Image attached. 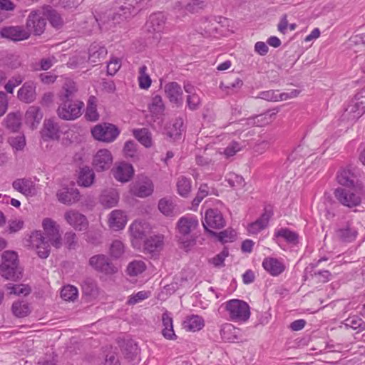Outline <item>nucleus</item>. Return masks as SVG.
Instances as JSON below:
<instances>
[{
    "mask_svg": "<svg viewBox=\"0 0 365 365\" xmlns=\"http://www.w3.org/2000/svg\"><path fill=\"white\" fill-rule=\"evenodd\" d=\"M46 237L41 231H34L30 236V245L36 250L39 257L46 259L50 254V245L59 247L61 245L59 225L51 218H45L42 222Z\"/></svg>",
    "mask_w": 365,
    "mask_h": 365,
    "instance_id": "nucleus-1",
    "label": "nucleus"
},
{
    "mask_svg": "<svg viewBox=\"0 0 365 365\" xmlns=\"http://www.w3.org/2000/svg\"><path fill=\"white\" fill-rule=\"evenodd\" d=\"M199 226L197 217L192 214H187L180 217L176 223V230L178 237L185 248H187L195 243V240H190L191 234Z\"/></svg>",
    "mask_w": 365,
    "mask_h": 365,
    "instance_id": "nucleus-2",
    "label": "nucleus"
},
{
    "mask_svg": "<svg viewBox=\"0 0 365 365\" xmlns=\"http://www.w3.org/2000/svg\"><path fill=\"white\" fill-rule=\"evenodd\" d=\"M0 274L6 279L19 280L22 277V269L19 267L18 255L14 251H6L2 255Z\"/></svg>",
    "mask_w": 365,
    "mask_h": 365,
    "instance_id": "nucleus-3",
    "label": "nucleus"
},
{
    "mask_svg": "<svg viewBox=\"0 0 365 365\" xmlns=\"http://www.w3.org/2000/svg\"><path fill=\"white\" fill-rule=\"evenodd\" d=\"M224 306L229 319L232 322L245 323L250 317V307L243 300L232 299L226 302Z\"/></svg>",
    "mask_w": 365,
    "mask_h": 365,
    "instance_id": "nucleus-4",
    "label": "nucleus"
},
{
    "mask_svg": "<svg viewBox=\"0 0 365 365\" xmlns=\"http://www.w3.org/2000/svg\"><path fill=\"white\" fill-rule=\"evenodd\" d=\"M364 194V187L361 184H356L348 188L339 187L334 191L335 197L339 202L349 207L359 205Z\"/></svg>",
    "mask_w": 365,
    "mask_h": 365,
    "instance_id": "nucleus-5",
    "label": "nucleus"
},
{
    "mask_svg": "<svg viewBox=\"0 0 365 365\" xmlns=\"http://www.w3.org/2000/svg\"><path fill=\"white\" fill-rule=\"evenodd\" d=\"M83 107V102L79 100L60 101L57 113L61 119L73 120L81 115Z\"/></svg>",
    "mask_w": 365,
    "mask_h": 365,
    "instance_id": "nucleus-6",
    "label": "nucleus"
},
{
    "mask_svg": "<svg viewBox=\"0 0 365 365\" xmlns=\"http://www.w3.org/2000/svg\"><path fill=\"white\" fill-rule=\"evenodd\" d=\"M345 113L352 120L359 119L365 113V87L355 94L346 108Z\"/></svg>",
    "mask_w": 365,
    "mask_h": 365,
    "instance_id": "nucleus-7",
    "label": "nucleus"
},
{
    "mask_svg": "<svg viewBox=\"0 0 365 365\" xmlns=\"http://www.w3.org/2000/svg\"><path fill=\"white\" fill-rule=\"evenodd\" d=\"M93 138L99 141L111 143L120 134V130L113 124L104 123L96 125L91 130Z\"/></svg>",
    "mask_w": 365,
    "mask_h": 365,
    "instance_id": "nucleus-8",
    "label": "nucleus"
},
{
    "mask_svg": "<svg viewBox=\"0 0 365 365\" xmlns=\"http://www.w3.org/2000/svg\"><path fill=\"white\" fill-rule=\"evenodd\" d=\"M43 8L40 10L31 11L26 20V29L34 35H41L45 30L46 25Z\"/></svg>",
    "mask_w": 365,
    "mask_h": 365,
    "instance_id": "nucleus-9",
    "label": "nucleus"
},
{
    "mask_svg": "<svg viewBox=\"0 0 365 365\" xmlns=\"http://www.w3.org/2000/svg\"><path fill=\"white\" fill-rule=\"evenodd\" d=\"M202 225L206 231L212 235H217V233L211 230L222 228L225 225V221L220 211L210 209L205 212V221L202 222Z\"/></svg>",
    "mask_w": 365,
    "mask_h": 365,
    "instance_id": "nucleus-10",
    "label": "nucleus"
},
{
    "mask_svg": "<svg viewBox=\"0 0 365 365\" xmlns=\"http://www.w3.org/2000/svg\"><path fill=\"white\" fill-rule=\"evenodd\" d=\"M89 265L95 270L106 274H112L118 271V268L105 255H96L89 259Z\"/></svg>",
    "mask_w": 365,
    "mask_h": 365,
    "instance_id": "nucleus-11",
    "label": "nucleus"
},
{
    "mask_svg": "<svg viewBox=\"0 0 365 365\" xmlns=\"http://www.w3.org/2000/svg\"><path fill=\"white\" fill-rule=\"evenodd\" d=\"M148 110L153 123H156L158 126H161L164 120L165 105L160 95L153 96L151 101L148 105Z\"/></svg>",
    "mask_w": 365,
    "mask_h": 365,
    "instance_id": "nucleus-12",
    "label": "nucleus"
},
{
    "mask_svg": "<svg viewBox=\"0 0 365 365\" xmlns=\"http://www.w3.org/2000/svg\"><path fill=\"white\" fill-rule=\"evenodd\" d=\"M93 166L98 172L108 170L113 164V155L107 149L99 150L93 156Z\"/></svg>",
    "mask_w": 365,
    "mask_h": 365,
    "instance_id": "nucleus-13",
    "label": "nucleus"
},
{
    "mask_svg": "<svg viewBox=\"0 0 365 365\" xmlns=\"http://www.w3.org/2000/svg\"><path fill=\"white\" fill-rule=\"evenodd\" d=\"M130 191L137 197H148L153 192V182L147 177H141L131 185Z\"/></svg>",
    "mask_w": 365,
    "mask_h": 365,
    "instance_id": "nucleus-14",
    "label": "nucleus"
},
{
    "mask_svg": "<svg viewBox=\"0 0 365 365\" xmlns=\"http://www.w3.org/2000/svg\"><path fill=\"white\" fill-rule=\"evenodd\" d=\"M0 34L3 38L14 41L26 40L29 38L30 32L23 26H6L1 29Z\"/></svg>",
    "mask_w": 365,
    "mask_h": 365,
    "instance_id": "nucleus-15",
    "label": "nucleus"
},
{
    "mask_svg": "<svg viewBox=\"0 0 365 365\" xmlns=\"http://www.w3.org/2000/svg\"><path fill=\"white\" fill-rule=\"evenodd\" d=\"M64 219L68 224L76 230H85L88 225L86 216L74 210H70L66 212Z\"/></svg>",
    "mask_w": 365,
    "mask_h": 365,
    "instance_id": "nucleus-16",
    "label": "nucleus"
},
{
    "mask_svg": "<svg viewBox=\"0 0 365 365\" xmlns=\"http://www.w3.org/2000/svg\"><path fill=\"white\" fill-rule=\"evenodd\" d=\"M13 188L26 197L36 195V190L34 182L31 178H19L12 183Z\"/></svg>",
    "mask_w": 365,
    "mask_h": 365,
    "instance_id": "nucleus-17",
    "label": "nucleus"
},
{
    "mask_svg": "<svg viewBox=\"0 0 365 365\" xmlns=\"http://www.w3.org/2000/svg\"><path fill=\"white\" fill-rule=\"evenodd\" d=\"M164 91L170 102L177 106L182 103V90L179 83L173 81L165 85Z\"/></svg>",
    "mask_w": 365,
    "mask_h": 365,
    "instance_id": "nucleus-18",
    "label": "nucleus"
},
{
    "mask_svg": "<svg viewBox=\"0 0 365 365\" xmlns=\"http://www.w3.org/2000/svg\"><path fill=\"white\" fill-rule=\"evenodd\" d=\"M56 197L61 203L72 205L80 200V192L76 187H65L58 190Z\"/></svg>",
    "mask_w": 365,
    "mask_h": 365,
    "instance_id": "nucleus-19",
    "label": "nucleus"
},
{
    "mask_svg": "<svg viewBox=\"0 0 365 365\" xmlns=\"http://www.w3.org/2000/svg\"><path fill=\"white\" fill-rule=\"evenodd\" d=\"M17 98L22 102L30 103L36 100V84L33 81L25 82L17 92Z\"/></svg>",
    "mask_w": 365,
    "mask_h": 365,
    "instance_id": "nucleus-20",
    "label": "nucleus"
},
{
    "mask_svg": "<svg viewBox=\"0 0 365 365\" xmlns=\"http://www.w3.org/2000/svg\"><path fill=\"white\" fill-rule=\"evenodd\" d=\"M262 267L266 272L273 277L279 276L285 269V265L281 260L270 257L264 259Z\"/></svg>",
    "mask_w": 365,
    "mask_h": 365,
    "instance_id": "nucleus-21",
    "label": "nucleus"
},
{
    "mask_svg": "<svg viewBox=\"0 0 365 365\" xmlns=\"http://www.w3.org/2000/svg\"><path fill=\"white\" fill-rule=\"evenodd\" d=\"M115 179L121 182H128L133 175L134 170L130 164L121 163L112 170Z\"/></svg>",
    "mask_w": 365,
    "mask_h": 365,
    "instance_id": "nucleus-22",
    "label": "nucleus"
},
{
    "mask_svg": "<svg viewBox=\"0 0 365 365\" xmlns=\"http://www.w3.org/2000/svg\"><path fill=\"white\" fill-rule=\"evenodd\" d=\"M165 24V18L162 13H155L150 16L145 24V28L149 32H162Z\"/></svg>",
    "mask_w": 365,
    "mask_h": 365,
    "instance_id": "nucleus-23",
    "label": "nucleus"
},
{
    "mask_svg": "<svg viewBox=\"0 0 365 365\" xmlns=\"http://www.w3.org/2000/svg\"><path fill=\"white\" fill-rule=\"evenodd\" d=\"M127 222V217L125 212L120 210H113L109 215V227L115 231L123 229Z\"/></svg>",
    "mask_w": 365,
    "mask_h": 365,
    "instance_id": "nucleus-24",
    "label": "nucleus"
},
{
    "mask_svg": "<svg viewBox=\"0 0 365 365\" xmlns=\"http://www.w3.org/2000/svg\"><path fill=\"white\" fill-rule=\"evenodd\" d=\"M119 201V193L115 189H108L102 192L100 196L101 204L106 208L117 205Z\"/></svg>",
    "mask_w": 365,
    "mask_h": 365,
    "instance_id": "nucleus-25",
    "label": "nucleus"
},
{
    "mask_svg": "<svg viewBox=\"0 0 365 365\" xmlns=\"http://www.w3.org/2000/svg\"><path fill=\"white\" fill-rule=\"evenodd\" d=\"M358 235V232L351 223L347 222L346 225L339 228L336 231V236L342 242H351L354 241Z\"/></svg>",
    "mask_w": 365,
    "mask_h": 365,
    "instance_id": "nucleus-26",
    "label": "nucleus"
},
{
    "mask_svg": "<svg viewBox=\"0 0 365 365\" xmlns=\"http://www.w3.org/2000/svg\"><path fill=\"white\" fill-rule=\"evenodd\" d=\"M77 86L75 82L68 80L66 81L58 94L60 101H76L75 96L77 93Z\"/></svg>",
    "mask_w": 365,
    "mask_h": 365,
    "instance_id": "nucleus-27",
    "label": "nucleus"
},
{
    "mask_svg": "<svg viewBox=\"0 0 365 365\" xmlns=\"http://www.w3.org/2000/svg\"><path fill=\"white\" fill-rule=\"evenodd\" d=\"M173 318L170 313L165 312L162 315V323L163 329L162 330L163 336L168 340H175L177 336L173 330Z\"/></svg>",
    "mask_w": 365,
    "mask_h": 365,
    "instance_id": "nucleus-28",
    "label": "nucleus"
},
{
    "mask_svg": "<svg viewBox=\"0 0 365 365\" xmlns=\"http://www.w3.org/2000/svg\"><path fill=\"white\" fill-rule=\"evenodd\" d=\"M270 217V213L264 212L260 217L249 224L247 227L248 232L252 235H256L265 229L268 225Z\"/></svg>",
    "mask_w": 365,
    "mask_h": 365,
    "instance_id": "nucleus-29",
    "label": "nucleus"
},
{
    "mask_svg": "<svg viewBox=\"0 0 365 365\" xmlns=\"http://www.w3.org/2000/svg\"><path fill=\"white\" fill-rule=\"evenodd\" d=\"M88 59L93 63H97L105 58L108 53L106 48L97 43L91 45L88 50Z\"/></svg>",
    "mask_w": 365,
    "mask_h": 365,
    "instance_id": "nucleus-30",
    "label": "nucleus"
},
{
    "mask_svg": "<svg viewBox=\"0 0 365 365\" xmlns=\"http://www.w3.org/2000/svg\"><path fill=\"white\" fill-rule=\"evenodd\" d=\"M43 136L52 140L59 138V126L53 120L48 119L44 121Z\"/></svg>",
    "mask_w": 365,
    "mask_h": 365,
    "instance_id": "nucleus-31",
    "label": "nucleus"
},
{
    "mask_svg": "<svg viewBox=\"0 0 365 365\" xmlns=\"http://www.w3.org/2000/svg\"><path fill=\"white\" fill-rule=\"evenodd\" d=\"M205 326L204 319L198 315L188 317L183 322V327L187 331H197Z\"/></svg>",
    "mask_w": 365,
    "mask_h": 365,
    "instance_id": "nucleus-32",
    "label": "nucleus"
},
{
    "mask_svg": "<svg viewBox=\"0 0 365 365\" xmlns=\"http://www.w3.org/2000/svg\"><path fill=\"white\" fill-rule=\"evenodd\" d=\"M163 239L160 235L150 237L145 242V250L150 253L158 251L163 245Z\"/></svg>",
    "mask_w": 365,
    "mask_h": 365,
    "instance_id": "nucleus-33",
    "label": "nucleus"
},
{
    "mask_svg": "<svg viewBox=\"0 0 365 365\" xmlns=\"http://www.w3.org/2000/svg\"><path fill=\"white\" fill-rule=\"evenodd\" d=\"M134 137L145 148L152 146V135L148 128L135 129L133 131Z\"/></svg>",
    "mask_w": 365,
    "mask_h": 365,
    "instance_id": "nucleus-34",
    "label": "nucleus"
},
{
    "mask_svg": "<svg viewBox=\"0 0 365 365\" xmlns=\"http://www.w3.org/2000/svg\"><path fill=\"white\" fill-rule=\"evenodd\" d=\"M354 173L349 169H344L340 170L337 174V181L338 182L345 186V188L351 187L354 184Z\"/></svg>",
    "mask_w": 365,
    "mask_h": 365,
    "instance_id": "nucleus-35",
    "label": "nucleus"
},
{
    "mask_svg": "<svg viewBox=\"0 0 365 365\" xmlns=\"http://www.w3.org/2000/svg\"><path fill=\"white\" fill-rule=\"evenodd\" d=\"M43 118V113L38 106H30L25 114V119L27 123L34 126L35 123L38 124Z\"/></svg>",
    "mask_w": 365,
    "mask_h": 365,
    "instance_id": "nucleus-36",
    "label": "nucleus"
},
{
    "mask_svg": "<svg viewBox=\"0 0 365 365\" xmlns=\"http://www.w3.org/2000/svg\"><path fill=\"white\" fill-rule=\"evenodd\" d=\"M176 186L178 193L182 197H187L192 188L191 180L185 176H180L178 179Z\"/></svg>",
    "mask_w": 365,
    "mask_h": 365,
    "instance_id": "nucleus-37",
    "label": "nucleus"
},
{
    "mask_svg": "<svg viewBox=\"0 0 365 365\" xmlns=\"http://www.w3.org/2000/svg\"><path fill=\"white\" fill-rule=\"evenodd\" d=\"M138 86L140 88L148 90L152 83V80L148 73V67L145 65L140 66L138 76Z\"/></svg>",
    "mask_w": 365,
    "mask_h": 365,
    "instance_id": "nucleus-38",
    "label": "nucleus"
},
{
    "mask_svg": "<svg viewBox=\"0 0 365 365\" xmlns=\"http://www.w3.org/2000/svg\"><path fill=\"white\" fill-rule=\"evenodd\" d=\"M94 178L93 170L88 167H85L81 170L78 183L81 186L89 187L93 183Z\"/></svg>",
    "mask_w": 365,
    "mask_h": 365,
    "instance_id": "nucleus-39",
    "label": "nucleus"
},
{
    "mask_svg": "<svg viewBox=\"0 0 365 365\" xmlns=\"http://www.w3.org/2000/svg\"><path fill=\"white\" fill-rule=\"evenodd\" d=\"M86 117L91 121H96L99 118V115L97 111V98L93 96H90L88 98Z\"/></svg>",
    "mask_w": 365,
    "mask_h": 365,
    "instance_id": "nucleus-40",
    "label": "nucleus"
},
{
    "mask_svg": "<svg viewBox=\"0 0 365 365\" xmlns=\"http://www.w3.org/2000/svg\"><path fill=\"white\" fill-rule=\"evenodd\" d=\"M146 269V264L143 260H133L130 262L126 269V273L130 277H135L142 274Z\"/></svg>",
    "mask_w": 365,
    "mask_h": 365,
    "instance_id": "nucleus-41",
    "label": "nucleus"
},
{
    "mask_svg": "<svg viewBox=\"0 0 365 365\" xmlns=\"http://www.w3.org/2000/svg\"><path fill=\"white\" fill-rule=\"evenodd\" d=\"M146 223L135 220L130 226V235L135 239H143L145 235Z\"/></svg>",
    "mask_w": 365,
    "mask_h": 365,
    "instance_id": "nucleus-42",
    "label": "nucleus"
},
{
    "mask_svg": "<svg viewBox=\"0 0 365 365\" xmlns=\"http://www.w3.org/2000/svg\"><path fill=\"white\" fill-rule=\"evenodd\" d=\"M46 20L48 19L50 24L56 28H58L63 24V20L61 16L50 6L43 7Z\"/></svg>",
    "mask_w": 365,
    "mask_h": 365,
    "instance_id": "nucleus-43",
    "label": "nucleus"
},
{
    "mask_svg": "<svg viewBox=\"0 0 365 365\" xmlns=\"http://www.w3.org/2000/svg\"><path fill=\"white\" fill-rule=\"evenodd\" d=\"M274 235L277 237L284 239L288 243L297 245L298 243L299 236L297 232L287 228H282L277 230Z\"/></svg>",
    "mask_w": 365,
    "mask_h": 365,
    "instance_id": "nucleus-44",
    "label": "nucleus"
},
{
    "mask_svg": "<svg viewBox=\"0 0 365 365\" xmlns=\"http://www.w3.org/2000/svg\"><path fill=\"white\" fill-rule=\"evenodd\" d=\"M182 125V123L181 121L177 120L175 123H173L171 125L168 126L165 128V134L173 140H178L180 138L182 130L181 127Z\"/></svg>",
    "mask_w": 365,
    "mask_h": 365,
    "instance_id": "nucleus-45",
    "label": "nucleus"
},
{
    "mask_svg": "<svg viewBox=\"0 0 365 365\" xmlns=\"http://www.w3.org/2000/svg\"><path fill=\"white\" fill-rule=\"evenodd\" d=\"M11 310L16 317L20 318L27 316L30 312L29 304L19 301L13 303Z\"/></svg>",
    "mask_w": 365,
    "mask_h": 365,
    "instance_id": "nucleus-46",
    "label": "nucleus"
},
{
    "mask_svg": "<svg viewBox=\"0 0 365 365\" xmlns=\"http://www.w3.org/2000/svg\"><path fill=\"white\" fill-rule=\"evenodd\" d=\"M344 325L354 330L361 331L365 330V322L358 316H353L345 320Z\"/></svg>",
    "mask_w": 365,
    "mask_h": 365,
    "instance_id": "nucleus-47",
    "label": "nucleus"
},
{
    "mask_svg": "<svg viewBox=\"0 0 365 365\" xmlns=\"http://www.w3.org/2000/svg\"><path fill=\"white\" fill-rule=\"evenodd\" d=\"M6 126L12 131H16L21 125L20 115L15 113H9L5 120Z\"/></svg>",
    "mask_w": 365,
    "mask_h": 365,
    "instance_id": "nucleus-48",
    "label": "nucleus"
},
{
    "mask_svg": "<svg viewBox=\"0 0 365 365\" xmlns=\"http://www.w3.org/2000/svg\"><path fill=\"white\" fill-rule=\"evenodd\" d=\"M8 142L15 151L23 150L26 146L25 136L21 134L9 137Z\"/></svg>",
    "mask_w": 365,
    "mask_h": 365,
    "instance_id": "nucleus-49",
    "label": "nucleus"
},
{
    "mask_svg": "<svg viewBox=\"0 0 365 365\" xmlns=\"http://www.w3.org/2000/svg\"><path fill=\"white\" fill-rule=\"evenodd\" d=\"M78 289L72 285L64 286L61 291V297L65 301L73 302L78 297Z\"/></svg>",
    "mask_w": 365,
    "mask_h": 365,
    "instance_id": "nucleus-50",
    "label": "nucleus"
},
{
    "mask_svg": "<svg viewBox=\"0 0 365 365\" xmlns=\"http://www.w3.org/2000/svg\"><path fill=\"white\" fill-rule=\"evenodd\" d=\"M235 329V327L231 324L225 323L222 324L220 331L222 339L225 341H232L235 339L236 336L232 334Z\"/></svg>",
    "mask_w": 365,
    "mask_h": 365,
    "instance_id": "nucleus-51",
    "label": "nucleus"
},
{
    "mask_svg": "<svg viewBox=\"0 0 365 365\" xmlns=\"http://www.w3.org/2000/svg\"><path fill=\"white\" fill-rule=\"evenodd\" d=\"M158 209L163 215L172 216L173 214L174 205L172 201L167 199H161L158 202Z\"/></svg>",
    "mask_w": 365,
    "mask_h": 365,
    "instance_id": "nucleus-52",
    "label": "nucleus"
},
{
    "mask_svg": "<svg viewBox=\"0 0 365 365\" xmlns=\"http://www.w3.org/2000/svg\"><path fill=\"white\" fill-rule=\"evenodd\" d=\"M124 252V245L120 240H114L110 247V254L114 258H119Z\"/></svg>",
    "mask_w": 365,
    "mask_h": 365,
    "instance_id": "nucleus-53",
    "label": "nucleus"
},
{
    "mask_svg": "<svg viewBox=\"0 0 365 365\" xmlns=\"http://www.w3.org/2000/svg\"><path fill=\"white\" fill-rule=\"evenodd\" d=\"M186 103L190 110H196L201 106V99L197 93L192 96L187 95Z\"/></svg>",
    "mask_w": 365,
    "mask_h": 365,
    "instance_id": "nucleus-54",
    "label": "nucleus"
},
{
    "mask_svg": "<svg viewBox=\"0 0 365 365\" xmlns=\"http://www.w3.org/2000/svg\"><path fill=\"white\" fill-rule=\"evenodd\" d=\"M217 235L218 240L222 243L232 242L236 237V232L233 230H225Z\"/></svg>",
    "mask_w": 365,
    "mask_h": 365,
    "instance_id": "nucleus-55",
    "label": "nucleus"
},
{
    "mask_svg": "<svg viewBox=\"0 0 365 365\" xmlns=\"http://www.w3.org/2000/svg\"><path fill=\"white\" fill-rule=\"evenodd\" d=\"M150 296V292L140 291L136 294L131 295L128 301V303L129 304L133 305L148 298Z\"/></svg>",
    "mask_w": 365,
    "mask_h": 365,
    "instance_id": "nucleus-56",
    "label": "nucleus"
},
{
    "mask_svg": "<svg viewBox=\"0 0 365 365\" xmlns=\"http://www.w3.org/2000/svg\"><path fill=\"white\" fill-rule=\"evenodd\" d=\"M123 152L126 157L134 158L137 153V144L133 140L125 142Z\"/></svg>",
    "mask_w": 365,
    "mask_h": 365,
    "instance_id": "nucleus-57",
    "label": "nucleus"
},
{
    "mask_svg": "<svg viewBox=\"0 0 365 365\" xmlns=\"http://www.w3.org/2000/svg\"><path fill=\"white\" fill-rule=\"evenodd\" d=\"M229 255V251L227 249H224L220 253L214 257L210 262L215 267H222L224 266V261L225 258Z\"/></svg>",
    "mask_w": 365,
    "mask_h": 365,
    "instance_id": "nucleus-58",
    "label": "nucleus"
},
{
    "mask_svg": "<svg viewBox=\"0 0 365 365\" xmlns=\"http://www.w3.org/2000/svg\"><path fill=\"white\" fill-rule=\"evenodd\" d=\"M121 67V61L118 58H113L107 66V72L109 75H114Z\"/></svg>",
    "mask_w": 365,
    "mask_h": 365,
    "instance_id": "nucleus-59",
    "label": "nucleus"
},
{
    "mask_svg": "<svg viewBox=\"0 0 365 365\" xmlns=\"http://www.w3.org/2000/svg\"><path fill=\"white\" fill-rule=\"evenodd\" d=\"M138 354V347L135 344L129 343L126 344L124 350L125 356L130 360L135 359Z\"/></svg>",
    "mask_w": 365,
    "mask_h": 365,
    "instance_id": "nucleus-60",
    "label": "nucleus"
},
{
    "mask_svg": "<svg viewBox=\"0 0 365 365\" xmlns=\"http://www.w3.org/2000/svg\"><path fill=\"white\" fill-rule=\"evenodd\" d=\"M278 91L269 90L266 91H262L259 93L257 98H261L268 101H278L277 93Z\"/></svg>",
    "mask_w": 365,
    "mask_h": 365,
    "instance_id": "nucleus-61",
    "label": "nucleus"
},
{
    "mask_svg": "<svg viewBox=\"0 0 365 365\" xmlns=\"http://www.w3.org/2000/svg\"><path fill=\"white\" fill-rule=\"evenodd\" d=\"M65 243L68 249H75L77 245L76 235L73 232H68L64 236Z\"/></svg>",
    "mask_w": 365,
    "mask_h": 365,
    "instance_id": "nucleus-62",
    "label": "nucleus"
},
{
    "mask_svg": "<svg viewBox=\"0 0 365 365\" xmlns=\"http://www.w3.org/2000/svg\"><path fill=\"white\" fill-rule=\"evenodd\" d=\"M83 292L86 295H93L96 292V284L91 280L84 281L82 284Z\"/></svg>",
    "mask_w": 365,
    "mask_h": 365,
    "instance_id": "nucleus-63",
    "label": "nucleus"
},
{
    "mask_svg": "<svg viewBox=\"0 0 365 365\" xmlns=\"http://www.w3.org/2000/svg\"><path fill=\"white\" fill-rule=\"evenodd\" d=\"M240 149V145L237 142L233 141L225 149L224 154L227 157H231L235 155Z\"/></svg>",
    "mask_w": 365,
    "mask_h": 365,
    "instance_id": "nucleus-64",
    "label": "nucleus"
}]
</instances>
